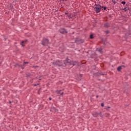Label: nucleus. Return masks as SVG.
<instances>
[{
	"mask_svg": "<svg viewBox=\"0 0 131 131\" xmlns=\"http://www.w3.org/2000/svg\"><path fill=\"white\" fill-rule=\"evenodd\" d=\"M121 67H122V66L118 67L117 68L118 71H120V70H121Z\"/></svg>",
	"mask_w": 131,
	"mask_h": 131,
	"instance_id": "9",
	"label": "nucleus"
},
{
	"mask_svg": "<svg viewBox=\"0 0 131 131\" xmlns=\"http://www.w3.org/2000/svg\"><path fill=\"white\" fill-rule=\"evenodd\" d=\"M34 67H36V66H35Z\"/></svg>",
	"mask_w": 131,
	"mask_h": 131,
	"instance_id": "28",
	"label": "nucleus"
},
{
	"mask_svg": "<svg viewBox=\"0 0 131 131\" xmlns=\"http://www.w3.org/2000/svg\"><path fill=\"white\" fill-rule=\"evenodd\" d=\"M106 110H108V109H110V107L108 106L107 107L105 108Z\"/></svg>",
	"mask_w": 131,
	"mask_h": 131,
	"instance_id": "17",
	"label": "nucleus"
},
{
	"mask_svg": "<svg viewBox=\"0 0 131 131\" xmlns=\"http://www.w3.org/2000/svg\"><path fill=\"white\" fill-rule=\"evenodd\" d=\"M113 3H114V4H116L115 0H113Z\"/></svg>",
	"mask_w": 131,
	"mask_h": 131,
	"instance_id": "19",
	"label": "nucleus"
},
{
	"mask_svg": "<svg viewBox=\"0 0 131 131\" xmlns=\"http://www.w3.org/2000/svg\"><path fill=\"white\" fill-rule=\"evenodd\" d=\"M122 10H124L125 12H126L127 11H128V10H129V9L127 8H125L122 9Z\"/></svg>",
	"mask_w": 131,
	"mask_h": 131,
	"instance_id": "7",
	"label": "nucleus"
},
{
	"mask_svg": "<svg viewBox=\"0 0 131 131\" xmlns=\"http://www.w3.org/2000/svg\"><path fill=\"white\" fill-rule=\"evenodd\" d=\"M65 14H66V15H67V16H68V17L69 18H71V17L70 16H71L70 14L67 13V12H66V13H65Z\"/></svg>",
	"mask_w": 131,
	"mask_h": 131,
	"instance_id": "8",
	"label": "nucleus"
},
{
	"mask_svg": "<svg viewBox=\"0 0 131 131\" xmlns=\"http://www.w3.org/2000/svg\"><path fill=\"white\" fill-rule=\"evenodd\" d=\"M121 4H126V2H124V1H123V2H121Z\"/></svg>",
	"mask_w": 131,
	"mask_h": 131,
	"instance_id": "13",
	"label": "nucleus"
},
{
	"mask_svg": "<svg viewBox=\"0 0 131 131\" xmlns=\"http://www.w3.org/2000/svg\"><path fill=\"white\" fill-rule=\"evenodd\" d=\"M56 94H60V95H63V93H61V90L59 91H56Z\"/></svg>",
	"mask_w": 131,
	"mask_h": 131,
	"instance_id": "5",
	"label": "nucleus"
},
{
	"mask_svg": "<svg viewBox=\"0 0 131 131\" xmlns=\"http://www.w3.org/2000/svg\"><path fill=\"white\" fill-rule=\"evenodd\" d=\"M49 100L51 101V100H52V98H49Z\"/></svg>",
	"mask_w": 131,
	"mask_h": 131,
	"instance_id": "20",
	"label": "nucleus"
},
{
	"mask_svg": "<svg viewBox=\"0 0 131 131\" xmlns=\"http://www.w3.org/2000/svg\"><path fill=\"white\" fill-rule=\"evenodd\" d=\"M105 27H109V24H105L104 25Z\"/></svg>",
	"mask_w": 131,
	"mask_h": 131,
	"instance_id": "11",
	"label": "nucleus"
},
{
	"mask_svg": "<svg viewBox=\"0 0 131 131\" xmlns=\"http://www.w3.org/2000/svg\"><path fill=\"white\" fill-rule=\"evenodd\" d=\"M60 33H62V34H65V33H67V31L66 30L63 29L60 30Z\"/></svg>",
	"mask_w": 131,
	"mask_h": 131,
	"instance_id": "4",
	"label": "nucleus"
},
{
	"mask_svg": "<svg viewBox=\"0 0 131 131\" xmlns=\"http://www.w3.org/2000/svg\"><path fill=\"white\" fill-rule=\"evenodd\" d=\"M90 38L91 39H93V38H94V35H93V34L90 35Z\"/></svg>",
	"mask_w": 131,
	"mask_h": 131,
	"instance_id": "12",
	"label": "nucleus"
},
{
	"mask_svg": "<svg viewBox=\"0 0 131 131\" xmlns=\"http://www.w3.org/2000/svg\"><path fill=\"white\" fill-rule=\"evenodd\" d=\"M101 8H104V10H106V9H107L106 7H101Z\"/></svg>",
	"mask_w": 131,
	"mask_h": 131,
	"instance_id": "14",
	"label": "nucleus"
},
{
	"mask_svg": "<svg viewBox=\"0 0 131 131\" xmlns=\"http://www.w3.org/2000/svg\"><path fill=\"white\" fill-rule=\"evenodd\" d=\"M55 111H58V110H55Z\"/></svg>",
	"mask_w": 131,
	"mask_h": 131,
	"instance_id": "23",
	"label": "nucleus"
},
{
	"mask_svg": "<svg viewBox=\"0 0 131 131\" xmlns=\"http://www.w3.org/2000/svg\"><path fill=\"white\" fill-rule=\"evenodd\" d=\"M75 42H77H77H78V39H77V40H76L75 41Z\"/></svg>",
	"mask_w": 131,
	"mask_h": 131,
	"instance_id": "15",
	"label": "nucleus"
},
{
	"mask_svg": "<svg viewBox=\"0 0 131 131\" xmlns=\"http://www.w3.org/2000/svg\"><path fill=\"white\" fill-rule=\"evenodd\" d=\"M107 33H109V31H107Z\"/></svg>",
	"mask_w": 131,
	"mask_h": 131,
	"instance_id": "22",
	"label": "nucleus"
},
{
	"mask_svg": "<svg viewBox=\"0 0 131 131\" xmlns=\"http://www.w3.org/2000/svg\"><path fill=\"white\" fill-rule=\"evenodd\" d=\"M98 96H96V98H98Z\"/></svg>",
	"mask_w": 131,
	"mask_h": 131,
	"instance_id": "25",
	"label": "nucleus"
},
{
	"mask_svg": "<svg viewBox=\"0 0 131 131\" xmlns=\"http://www.w3.org/2000/svg\"><path fill=\"white\" fill-rule=\"evenodd\" d=\"M97 51H99V52H100V53H102V49H97Z\"/></svg>",
	"mask_w": 131,
	"mask_h": 131,
	"instance_id": "10",
	"label": "nucleus"
},
{
	"mask_svg": "<svg viewBox=\"0 0 131 131\" xmlns=\"http://www.w3.org/2000/svg\"><path fill=\"white\" fill-rule=\"evenodd\" d=\"M42 45L43 46H48V45H49V40H48V39L44 38L42 41Z\"/></svg>",
	"mask_w": 131,
	"mask_h": 131,
	"instance_id": "1",
	"label": "nucleus"
},
{
	"mask_svg": "<svg viewBox=\"0 0 131 131\" xmlns=\"http://www.w3.org/2000/svg\"><path fill=\"white\" fill-rule=\"evenodd\" d=\"M0 64H1V63L0 62Z\"/></svg>",
	"mask_w": 131,
	"mask_h": 131,
	"instance_id": "29",
	"label": "nucleus"
},
{
	"mask_svg": "<svg viewBox=\"0 0 131 131\" xmlns=\"http://www.w3.org/2000/svg\"><path fill=\"white\" fill-rule=\"evenodd\" d=\"M35 86H36V84H35Z\"/></svg>",
	"mask_w": 131,
	"mask_h": 131,
	"instance_id": "27",
	"label": "nucleus"
},
{
	"mask_svg": "<svg viewBox=\"0 0 131 131\" xmlns=\"http://www.w3.org/2000/svg\"><path fill=\"white\" fill-rule=\"evenodd\" d=\"M57 65H59V64H58V63H57Z\"/></svg>",
	"mask_w": 131,
	"mask_h": 131,
	"instance_id": "26",
	"label": "nucleus"
},
{
	"mask_svg": "<svg viewBox=\"0 0 131 131\" xmlns=\"http://www.w3.org/2000/svg\"><path fill=\"white\" fill-rule=\"evenodd\" d=\"M67 63H69L71 65H75L74 62L73 61H70V60L67 59L66 60Z\"/></svg>",
	"mask_w": 131,
	"mask_h": 131,
	"instance_id": "3",
	"label": "nucleus"
},
{
	"mask_svg": "<svg viewBox=\"0 0 131 131\" xmlns=\"http://www.w3.org/2000/svg\"><path fill=\"white\" fill-rule=\"evenodd\" d=\"M28 62H25L24 63V65H25V64H28Z\"/></svg>",
	"mask_w": 131,
	"mask_h": 131,
	"instance_id": "18",
	"label": "nucleus"
},
{
	"mask_svg": "<svg viewBox=\"0 0 131 131\" xmlns=\"http://www.w3.org/2000/svg\"><path fill=\"white\" fill-rule=\"evenodd\" d=\"M97 7H95V8H94V10L95 11V12H96V13H100V11H101L102 8H101V6H100V5H98L97 6Z\"/></svg>",
	"mask_w": 131,
	"mask_h": 131,
	"instance_id": "2",
	"label": "nucleus"
},
{
	"mask_svg": "<svg viewBox=\"0 0 131 131\" xmlns=\"http://www.w3.org/2000/svg\"><path fill=\"white\" fill-rule=\"evenodd\" d=\"M21 68L23 69V68H23V67H22V66H21Z\"/></svg>",
	"mask_w": 131,
	"mask_h": 131,
	"instance_id": "21",
	"label": "nucleus"
},
{
	"mask_svg": "<svg viewBox=\"0 0 131 131\" xmlns=\"http://www.w3.org/2000/svg\"><path fill=\"white\" fill-rule=\"evenodd\" d=\"M101 107H104V103H101Z\"/></svg>",
	"mask_w": 131,
	"mask_h": 131,
	"instance_id": "16",
	"label": "nucleus"
},
{
	"mask_svg": "<svg viewBox=\"0 0 131 131\" xmlns=\"http://www.w3.org/2000/svg\"><path fill=\"white\" fill-rule=\"evenodd\" d=\"M53 64H56V63H53Z\"/></svg>",
	"mask_w": 131,
	"mask_h": 131,
	"instance_id": "24",
	"label": "nucleus"
},
{
	"mask_svg": "<svg viewBox=\"0 0 131 131\" xmlns=\"http://www.w3.org/2000/svg\"><path fill=\"white\" fill-rule=\"evenodd\" d=\"M27 42V40H26L25 41H23L21 42V45L22 47H24V45H23V43H25V42Z\"/></svg>",
	"mask_w": 131,
	"mask_h": 131,
	"instance_id": "6",
	"label": "nucleus"
}]
</instances>
